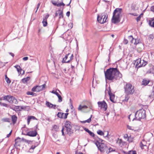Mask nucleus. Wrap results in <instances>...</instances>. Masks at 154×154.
Wrapping results in <instances>:
<instances>
[{"instance_id": "nucleus-1", "label": "nucleus", "mask_w": 154, "mask_h": 154, "mask_svg": "<svg viewBox=\"0 0 154 154\" xmlns=\"http://www.w3.org/2000/svg\"><path fill=\"white\" fill-rule=\"evenodd\" d=\"M106 79L113 82L122 78V74L118 70L117 68H110L104 71Z\"/></svg>"}, {"instance_id": "nucleus-2", "label": "nucleus", "mask_w": 154, "mask_h": 154, "mask_svg": "<svg viewBox=\"0 0 154 154\" xmlns=\"http://www.w3.org/2000/svg\"><path fill=\"white\" fill-rule=\"evenodd\" d=\"M124 89L125 94L124 101L127 102L128 100L130 95L134 94V87L131 83L126 82L124 86Z\"/></svg>"}, {"instance_id": "nucleus-3", "label": "nucleus", "mask_w": 154, "mask_h": 154, "mask_svg": "<svg viewBox=\"0 0 154 154\" xmlns=\"http://www.w3.org/2000/svg\"><path fill=\"white\" fill-rule=\"evenodd\" d=\"M122 12V9L116 8L114 11L111 20L112 22L114 24L119 23L121 20V16Z\"/></svg>"}, {"instance_id": "nucleus-4", "label": "nucleus", "mask_w": 154, "mask_h": 154, "mask_svg": "<svg viewBox=\"0 0 154 154\" xmlns=\"http://www.w3.org/2000/svg\"><path fill=\"white\" fill-rule=\"evenodd\" d=\"M97 147L98 150L101 152H106V153L109 154L111 152L115 151V149H113L109 145L104 143H100V144Z\"/></svg>"}, {"instance_id": "nucleus-5", "label": "nucleus", "mask_w": 154, "mask_h": 154, "mask_svg": "<svg viewBox=\"0 0 154 154\" xmlns=\"http://www.w3.org/2000/svg\"><path fill=\"white\" fill-rule=\"evenodd\" d=\"M135 118L132 121L137 120L140 121L141 119H145L146 117V113L145 110L143 109H142L137 110L135 114Z\"/></svg>"}, {"instance_id": "nucleus-6", "label": "nucleus", "mask_w": 154, "mask_h": 154, "mask_svg": "<svg viewBox=\"0 0 154 154\" xmlns=\"http://www.w3.org/2000/svg\"><path fill=\"white\" fill-rule=\"evenodd\" d=\"M64 127L66 128L67 134L70 136L73 133L72 129V125L71 122L69 121L66 122L64 123Z\"/></svg>"}, {"instance_id": "nucleus-7", "label": "nucleus", "mask_w": 154, "mask_h": 154, "mask_svg": "<svg viewBox=\"0 0 154 154\" xmlns=\"http://www.w3.org/2000/svg\"><path fill=\"white\" fill-rule=\"evenodd\" d=\"M134 62V64L136 65V67L137 69L145 66L147 63V62L144 60H141L140 58L136 59Z\"/></svg>"}, {"instance_id": "nucleus-8", "label": "nucleus", "mask_w": 154, "mask_h": 154, "mask_svg": "<svg viewBox=\"0 0 154 154\" xmlns=\"http://www.w3.org/2000/svg\"><path fill=\"white\" fill-rule=\"evenodd\" d=\"M4 100H6L10 103L17 104L18 101L14 97L11 95H7L3 97Z\"/></svg>"}, {"instance_id": "nucleus-9", "label": "nucleus", "mask_w": 154, "mask_h": 154, "mask_svg": "<svg viewBox=\"0 0 154 154\" xmlns=\"http://www.w3.org/2000/svg\"><path fill=\"white\" fill-rule=\"evenodd\" d=\"M108 16L105 14L104 13L101 14V16L98 15L97 17V20L100 23H103L106 22L107 20Z\"/></svg>"}, {"instance_id": "nucleus-10", "label": "nucleus", "mask_w": 154, "mask_h": 154, "mask_svg": "<svg viewBox=\"0 0 154 154\" xmlns=\"http://www.w3.org/2000/svg\"><path fill=\"white\" fill-rule=\"evenodd\" d=\"M46 85V84H44L41 85H37L34 86L32 88V91L33 92H39L44 90Z\"/></svg>"}, {"instance_id": "nucleus-11", "label": "nucleus", "mask_w": 154, "mask_h": 154, "mask_svg": "<svg viewBox=\"0 0 154 154\" xmlns=\"http://www.w3.org/2000/svg\"><path fill=\"white\" fill-rule=\"evenodd\" d=\"M37 134V130L35 129L34 131H30L28 132L26 134V135L30 137H34L36 136Z\"/></svg>"}, {"instance_id": "nucleus-12", "label": "nucleus", "mask_w": 154, "mask_h": 154, "mask_svg": "<svg viewBox=\"0 0 154 154\" xmlns=\"http://www.w3.org/2000/svg\"><path fill=\"white\" fill-rule=\"evenodd\" d=\"M69 113H64L61 112H58L57 114V117L60 119H66L67 118Z\"/></svg>"}, {"instance_id": "nucleus-13", "label": "nucleus", "mask_w": 154, "mask_h": 154, "mask_svg": "<svg viewBox=\"0 0 154 154\" xmlns=\"http://www.w3.org/2000/svg\"><path fill=\"white\" fill-rule=\"evenodd\" d=\"M10 108L14 110L16 112L21 111L22 109L26 108V106H10Z\"/></svg>"}, {"instance_id": "nucleus-14", "label": "nucleus", "mask_w": 154, "mask_h": 154, "mask_svg": "<svg viewBox=\"0 0 154 154\" xmlns=\"http://www.w3.org/2000/svg\"><path fill=\"white\" fill-rule=\"evenodd\" d=\"M108 94L109 96L110 99L111 101L113 103H116V101L115 100V95L111 92L110 90L108 91Z\"/></svg>"}, {"instance_id": "nucleus-15", "label": "nucleus", "mask_w": 154, "mask_h": 154, "mask_svg": "<svg viewBox=\"0 0 154 154\" xmlns=\"http://www.w3.org/2000/svg\"><path fill=\"white\" fill-rule=\"evenodd\" d=\"M21 142V138L19 137H17L15 140V143L14 146L15 148L17 149V146H20V144L18 143H19Z\"/></svg>"}, {"instance_id": "nucleus-16", "label": "nucleus", "mask_w": 154, "mask_h": 154, "mask_svg": "<svg viewBox=\"0 0 154 154\" xmlns=\"http://www.w3.org/2000/svg\"><path fill=\"white\" fill-rule=\"evenodd\" d=\"M53 94H54L57 96L58 98V101L60 102H61L62 101V98L61 96L56 91L54 90H53L51 92Z\"/></svg>"}, {"instance_id": "nucleus-17", "label": "nucleus", "mask_w": 154, "mask_h": 154, "mask_svg": "<svg viewBox=\"0 0 154 154\" xmlns=\"http://www.w3.org/2000/svg\"><path fill=\"white\" fill-rule=\"evenodd\" d=\"M70 55V53H68L65 55V57L63 58V60H62V63H69V60H67V59L68 56H69Z\"/></svg>"}, {"instance_id": "nucleus-18", "label": "nucleus", "mask_w": 154, "mask_h": 154, "mask_svg": "<svg viewBox=\"0 0 154 154\" xmlns=\"http://www.w3.org/2000/svg\"><path fill=\"white\" fill-rule=\"evenodd\" d=\"M150 82V81L148 79H143L141 83V85L144 86L147 85Z\"/></svg>"}, {"instance_id": "nucleus-19", "label": "nucleus", "mask_w": 154, "mask_h": 154, "mask_svg": "<svg viewBox=\"0 0 154 154\" xmlns=\"http://www.w3.org/2000/svg\"><path fill=\"white\" fill-rule=\"evenodd\" d=\"M95 141L96 142H95L94 143L96 146H97L100 144V143H103V142H104V141L99 138L98 139L95 140Z\"/></svg>"}, {"instance_id": "nucleus-20", "label": "nucleus", "mask_w": 154, "mask_h": 154, "mask_svg": "<svg viewBox=\"0 0 154 154\" xmlns=\"http://www.w3.org/2000/svg\"><path fill=\"white\" fill-rule=\"evenodd\" d=\"M11 118L13 123L14 124H15L17 119V116L15 115H13L11 116Z\"/></svg>"}, {"instance_id": "nucleus-21", "label": "nucleus", "mask_w": 154, "mask_h": 154, "mask_svg": "<svg viewBox=\"0 0 154 154\" xmlns=\"http://www.w3.org/2000/svg\"><path fill=\"white\" fill-rule=\"evenodd\" d=\"M149 24L151 26L154 27V17L149 20Z\"/></svg>"}, {"instance_id": "nucleus-22", "label": "nucleus", "mask_w": 154, "mask_h": 154, "mask_svg": "<svg viewBox=\"0 0 154 154\" xmlns=\"http://www.w3.org/2000/svg\"><path fill=\"white\" fill-rule=\"evenodd\" d=\"M142 142H141L140 144V146L142 149H144V146H146V143L144 140H143Z\"/></svg>"}, {"instance_id": "nucleus-23", "label": "nucleus", "mask_w": 154, "mask_h": 154, "mask_svg": "<svg viewBox=\"0 0 154 154\" xmlns=\"http://www.w3.org/2000/svg\"><path fill=\"white\" fill-rule=\"evenodd\" d=\"M97 103L98 106H107V104L104 101L98 102Z\"/></svg>"}, {"instance_id": "nucleus-24", "label": "nucleus", "mask_w": 154, "mask_h": 154, "mask_svg": "<svg viewBox=\"0 0 154 154\" xmlns=\"http://www.w3.org/2000/svg\"><path fill=\"white\" fill-rule=\"evenodd\" d=\"M30 79V78L29 77H27L26 78L22 79L21 81L23 83L25 84Z\"/></svg>"}, {"instance_id": "nucleus-25", "label": "nucleus", "mask_w": 154, "mask_h": 154, "mask_svg": "<svg viewBox=\"0 0 154 154\" xmlns=\"http://www.w3.org/2000/svg\"><path fill=\"white\" fill-rule=\"evenodd\" d=\"M123 152L125 154H137L136 151L135 150H130L128 152H126L123 151Z\"/></svg>"}, {"instance_id": "nucleus-26", "label": "nucleus", "mask_w": 154, "mask_h": 154, "mask_svg": "<svg viewBox=\"0 0 154 154\" xmlns=\"http://www.w3.org/2000/svg\"><path fill=\"white\" fill-rule=\"evenodd\" d=\"M149 97L151 99H154V91L153 90L151 94L149 96Z\"/></svg>"}, {"instance_id": "nucleus-27", "label": "nucleus", "mask_w": 154, "mask_h": 154, "mask_svg": "<svg viewBox=\"0 0 154 154\" xmlns=\"http://www.w3.org/2000/svg\"><path fill=\"white\" fill-rule=\"evenodd\" d=\"M97 133L98 134L100 135L101 136L103 135L104 134V132L100 130H98L97 131Z\"/></svg>"}, {"instance_id": "nucleus-28", "label": "nucleus", "mask_w": 154, "mask_h": 154, "mask_svg": "<svg viewBox=\"0 0 154 154\" xmlns=\"http://www.w3.org/2000/svg\"><path fill=\"white\" fill-rule=\"evenodd\" d=\"M14 67L17 69L18 73H19V72L20 70L22 71V69L18 65H16L14 66Z\"/></svg>"}, {"instance_id": "nucleus-29", "label": "nucleus", "mask_w": 154, "mask_h": 154, "mask_svg": "<svg viewBox=\"0 0 154 154\" xmlns=\"http://www.w3.org/2000/svg\"><path fill=\"white\" fill-rule=\"evenodd\" d=\"M58 11L59 12H60V13H59V18L60 19L61 18V17L62 18H63V11H61L60 10H59Z\"/></svg>"}, {"instance_id": "nucleus-30", "label": "nucleus", "mask_w": 154, "mask_h": 154, "mask_svg": "<svg viewBox=\"0 0 154 154\" xmlns=\"http://www.w3.org/2000/svg\"><path fill=\"white\" fill-rule=\"evenodd\" d=\"M5 79L7 83L10 84L11 83V80L9 79L7 75H5Z\"/></svg>"}, {"instance_id": "nucleus-31", "label": "nucleus", "mask_w": 154, "mask_h": 154, "mask_svg": "<svg viewBox=\"0 0 154 154\" xmlns=\"http://www.w3.org/2000/svg\"><path fill=\"white\" fill-rule=\"evenodd\" d=\"M116 143H118L119 145H120L122 143L123 141L122 139L118 138Z\"/></svg>"}, {"instance_id": "nucleus-32", "label": "nucleus", "mask_w": 154, "mask_h": 154, "mask_svg": "<svg viewBox=\"0 0 154 154\" xmlns=\"http://www.w3.org/2000/svg\"><path fill=\"white\" fill-rule=\"evenodd\" d=\"M2 120L4 122H10V119L9 118L3 119H2Z\"/></svg>"}, {"instance_id": "nucleus-33", "label": "nucleus", "mask_w": 154, "mask_h": 154, "mask_svg": "<svg viewBox=\"0 0 154 154\" xmlns=\"http://www.w3.org/2000/svg\"><path fill=\"white\" fill-rule=\"evenodd\" d=\"M143 15V14H141L138 17H137L136 20L137 22L140 21V18L142 17Z\"/></svg>"}, {"instance_id": "nucleus-34", "label": "nucleus", "mask_w": 154, "mask_h": 154, "mask_svg": "<svg viewBox=\"0 0 154 154\" xmlns=\"http://www.w3.org/2000/svg\"><path fill=\"white\" fill-rule=\"evenodd\" d=\"M101 110L105 111L106 110L108 106H99Z\"/></svg>"}, {"instance_id": "nucleus-35", "label": "nucleus", "mask_w": 154, "mask_h": 154, "mask_svg": "<svg viewBox=\"0 0 154 154\" xmlns=\"http://www.w3.org/2000/svg\"><path fill=\"white\" fill-rule=\"evenodd\" d=\"M92 115H91V117H90V118H89L88 119H87L85 121L82 122H83V123H85L86 122H87L88 123L90 122L91 121V118H92Z\"/></svg>"}, {"instance_id": "nucleus-36", "label": "nucleus", "mask_w": 154, "mask_h": 154, "mask_svg": "<svg viewBox=\"0 0 154 154\" xmlns=\"http://www.w3.org/2000/svg\"><path fill=\"white\" fill-rule=\"evenodd\" d=\"M53 129L56 131H58L59 128L56 125H54L53 126Z\"/></svg>"}, {"instance_id": "nucleus-37", "label": "nucleus", "mask_w": 154, "mask_h": 154, "mask_svg": "<svg viewBox=\"0 0 154 154\" xmlns=\"http://www.w3.org/2000/svg\"><path fill=\"white\" fill-rule=\"evenodd\" d=\"M49 16V15L47 14L45 17H43V20L44 21H47V20Z\"/></svg>"}, {"instance_id": "nucleus-38", "label": "nucleus", "mask_w": 154, "mask_h": 154, "mask_svg": "<svg viewBox=\"0 0 154 154\" xmlns=\"http://www.w3.org/2000/svg\"><path fill=\"white\" fill-rule=\"evenodd\" d=\"M71 109L72 110V112L73 113V114L76 115V111L75 110V109L73 107V106H72L71 108Z\"/></svg>"}, {"instance_id": "nucleus-39", "label": "nucleus", "mask_w": 154, "mask_h": 154, "mask_svg": "<svg viewBox=\"0 0 154 154\" xmlns=\"http://www.w3.org/2000/svg\"><path fill=\"white\" fill-rule=\"evenodd\" d=\"M46 105L47 106H50V105H51V106H56V105H53L47 101H46Z\"/></svg>"}, {"instance_id": "nucleus-40", "label": "nucleus", "mask_w": 154, "mask_h": 154, "mask_svg": "<svg viewBox=\"0 0 154 154\" xmlns=\"http://www.w3.org/2000/svg\"><path fill=\"white\" fill-rule=\"evenodd\" d=\"M62 5H63V6H64L65 5L63 2H62L60 3L57 4L56 5V6L57 7H61Z\"/></svg>"}, {"instance_id": "nucleus-41", "label": "nucleus", "mask_w": 154, "mask_h": 154, "mask_svg": "<svg viewBox=\"0 0 154 154\" xmlns=\"http://www.w3.org/2000/svg\"><path fill=\"white\" fill-rule=\"evenodd\" d=\"M42 23L43 24V26L45 27L48 24L47 21H44L43 20Z\"/></svg>"}, {"instance_id": "nucleus-42", "label": "nucleus", "mask_w": 154, "mask_h": 154, "mask_svg": "<svg viewBox=\"0 0 154 154\" xmlns=\"http://www.w3.org/2000/svg\"><path fill=\"white\" fill-rule=\"evenodd\" d=\"M127 140L129 142H131L133 141V139L132 137H131V136H130L128 138V139Z\"/></svg>"}, {"instance_id": "nucleus-43", "label": "nucleus", "mask_w": 154, "mask_h": 154, "mask_svg": "<svg viewBox=\"0 0 154 154\" xmlns=\"http://www.w3.org/2000/svg\"><path fill=\"white\" fill-rule=\"evenodd\" d=\"M88 108V106H79L78 108L79 110H81L83 109L87 108Z\"/></svg>"}, {"instance_id": "nucleus-44", "label": "nucleus", "mask_w": 154, "mask_h": 154, "mask_svg": "<svg viewBox=\"0 0 154 154\" xmlns=\"http://www.w3.org/2000/svg\"><path fill=\"white\" fill-rule=\"evenodd\" d=\"M88 133L91 137H94V133L91 131H90V132H88Z\"/></svg>"}, {"instance_id": "nucleus-45", "label": "nucleus", "mask_w": 154, "mask_h": 154, "mask_svg": "<svg viewBox=\"0 0 154 154\" xmlns=\"http://www.w3.org/2000/svg\"><path fill=\"white\" fill-rule=\"evenodd\" d=\"M28 117L31 120L32 119L33 120H37V119L34 116H29Z\"/></svg>"}, {"instance_id": "nucleus-46", "label": "nucleus", "mask_w": 154, "mask_h": 154, "mask_svg": "<svg viewBox=\"0 0 154 154\" xmlns=\"http://www.w3.org/2000/svg\"><path fill=\"white\" fill-rule=\"evenodd\" d=\"M24 141L25 142L27 143H29V142L30 141H29V140H28L25 139L24 138H22V139H21V141Z\"/></svg>"}, {"instance_id": "nucleus-47", "label": "nucleus", "mask_w": 154, "mask_h": 154, "mask_svg": "<svg viewBox=\"0 0 154 154\" xmlns=\"http://www.w3.org/2000/svg\"><path fill=\"white\" fill-rule=\"evenodd\" d=\"M73 55L72 54H71L70 56L69 57L70 59L69 60V63L73 59Z\"/></svg>"}, {"instance_id": "nucleus-48", "label": "nucleus", "mask_w": 154, "mask_h": 154, "mask_svg": "<svg viewBox=\"0 0 154 154\" xmlns=\"http://www.w3.org/2000/svg\"><path fill=\"white\" fill-rule=\"evenodd\" d=\"M27 94L28 95H33L34 94V93L31 91H28L27 92Z\"/></svg>"}, {"instance_id": "nucleus-49", "label": "nucleus", "mask_w": 154, "mask_h": 154, "mask_svg": "<svg viewBox=\"0 0 154 154\" xmlns=\"http://www.w3.org/2000/svg\"><path fill=\"white\" fill-rule=\"evenodd\" d=\"M133 37L132 35H130L128 36V39L129 41L133 39Z\"/></svg>"}, {"instance_id": "nucleus-50", "label": "nucleus", "mask_w": 154, "mask_h": 154, "mask_svg": "<svg viewBox=\"0 0 154 154\" xmlns=\"http://www.w3.org/2000/svg\"><path fill=\"white\" fill-rule=\"evenodd\" d=\"M128 42V40L125 38H124L123 41V43L125 44H127Z\"/></svg>"}, {"instance_id": "nucleus-51", "label": "nucleus", "mask_w": 154, "mask_h": 154, "mask_svg": "<svg viewBox=\"0 0 154 154\" xmlns=\"http://www.w3.org/2000/svg\"><path fill=\"white\" fill-rule=\"evenodd\" d=\"M69 106H73L72 101L71 99H69Z\"/></svg>"}, {"instance_id": "nucleus-52", "label": "nucleus", "mask_w": 154, "mask_h": 154, "mask_svg": "<svg viewBox=\"0 0 154 154\" xmlns=\"http://www.w3.org/2000/svg\"><path fill=\"white\" fill-rule=\"evenodd\" d=\"M64 128L63 126L62 127V129L61 130V132L62 133V135L64 136L65 135L64 132Z\"/></svg>"}, {"instance_id": "nucleus-53", "label": "nucleus", "mask_w": 154, "mask_h": 154, "mask_svg": "<svg viewBox=\"0 0 154 154\" xmlns=\"http://www.w3.org/2000/svg\"><path fill=\"white\" fill-rule=\"evenodd\" d=\"M129 136H128L127 134H125L124 136V138L125 139H128Z\"/></svg>"}, {"instance_id": "nucleus-54", "label": "nucleus", "mask_w": 154, "mask_h": 154, "mask_svg": "<svg viewBox=\"0 0 154 154\" xmlns=\"http://www.w3.org/2000/svg\"><path fill=\"white\" fill-rule=\"evenodd\" d=\"M36 146H35L33 145H32L31 148H30L29 150H30L31 149H32V150L34 149L36 147Z\"/></svg>"}, {"instance_id": "nucleus-55", "label": "nucleus", "mask_w": 154, "mask_h": 154, "mask_svg": "<svg viewBox=\"0 0 154 154\" xmlns=\"http://www.w3.org/2000/svg\"><path fill=\"white\" fill-rule=\"evenodd\" d=\"M19 74L23 75L24 73V71L22 70V71L20 70L19 72Z\"/></svg>"}, {"instance_id": "nucleus-56", "label": "nucleus", "mask_w": 154, "mask_h": 154, "mask_svg": "<svg viewBox=\"0 0 154 154\" xmlns=\"http://www.w3.org/2000/svg\"><path fill=\"white\" fill-rule=\"evenodd\" d=\"M51 2L53 5L54 6H56L57 3L55 1L53 0H52Z\"/></svg>"}, {"instance_id": "nucleus-57", "label": "nucleus", "mask_w": 154, "mask_h": 154, "mask_svg": "<svg viewBox=\"0 0 154 154\" xmlns=\"http://www.w3.org/2000/svg\"><path fill=\"white\" fill-rule=\"evenodd\" d=\"M130 14L131 15H133L134 16H138V15L135 13H131Z\"/></svg>"}, {"instance_id": "nucleus-58", "label": "nucleus", "mask_w": 154, "mask_h": 154, "mask_svg": "<svg viewBox=\"0 0 154 154\" xmlns=\"http://www.w3.org/2000/svg\"><path fill=\"white\" fill-rule=\"evenodd\" d=\"M107 134H106V135L105 136H104V138H109V137L108 136H109V132H108V131H107Z\"/></svg>"}, {"instance_id": "nucleus-59", "label": "nucleus", "mask_w": 154, "mask_h": 154, "mask_svg": "<svg viewBox=\"0 0 154 154\" xmlns=\"http://www.w3.org/2000/svg\"><path fill=\"white\" fill-rule=\"evenodd\" d=\"M12 132V130H11L9 133L7 135V137H9L11 135Z\"/></svg>"}, {"instance_id": "nucleus-60", "label": "nucleus", "mask_w": 154, "mask_h": 154, "mask_svg": "<svg viewBox=\"0 0 154 154\" xmlns=\"http://www.w3.org/2000/svg\"><path fill=\"white\" fill-rule=\"evenodd\" d=\"M28 57H23V60L24 61H26V60H28Z\"/></svg>"}, {"instance_id": "nucleus-61", "label": "nucleus", "mask_w": 154, "mask_h": 154, "mask_svg": "<svg viewBox=\"0 0 154 154\" xmlns=\"http://www.w3.org/2000/svg\"><path fill=\"white\" fill-rule=\"evenodd\" d=\"M151 11L154 12V6H152L150 8Z\"/></svg>"}, {"instance_id": "nucleus-62", "label": "nucleus", "mask_w": 154, "mask_h": 154, "mask_svg": "<svg viewBox=\"0 0 154 154\" xmlns=\"http://www.w3.org/2000/svg\"><path fill=\"white\" fill-rule=\"evenodd\" d=\"M40 5V3H39L38 4V5H37V10H36V11H35V13H36L37 12V10L38 9V8Z\"/></svg>"}, {"instance_id": "nucleus-63", "label": "nucleus", "mask_w": 154, "mask_h": 154, "mask_svg": "<svg viewBox=\"0 0 154 154\" xmlns=\"http://www.w3.org/2000/svg\"><path fill=\"white\" fill-rule=\"evenodd\" d=\"M99 138V137L97 136H95L94 135V138L95 139V140H97Z\"/></svg>"}, {"instance_id": "nucleus-64", "label": "nucleus", "mask_w": 154, "mask_h": 154, "mask_svg": "<svg viewBox=\"0 0 154 154\" xmlns=\"http://www.w3.org/2000/svg\"><path fill=\"white\" fill-rule=\"evenodd\" d=\"M70 12L69 11H68L67 12V13H66V15L69 17V15H70Z\"/></svg>"}]
</instances>
